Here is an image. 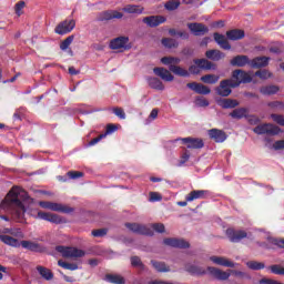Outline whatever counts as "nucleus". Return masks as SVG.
Wrapping results in <instances>:
<instances>
[{"label": "nucleus", "mask_w": 284, "mask_h": 284, "mask_svg": "<svg viewBox=\"0 0 284 284\" xmlns=\"http://www.w3.org/2000/svg\"><path fill=\"white\" fill-rule=\"evenodd\" d=\"M21 247L24 250H29L30 252H43V247L41 244L32 241H21L20 242Z\"/></svg>", "instance_id": "obj_26"}, {"label": "nucleus", "mask_w": 284, "mask_h": 284, "mask_svg": "<svg viewBox=\"0 0 284 284\" xmlns=\"http://www.w3.org/2000/svg\"><path fill=\"white\" fill-rule=\"evenodd\" d=\"M241 83H252V75L237 69L232 72L231 79H225L220 82L219 87L215 88V92L219 97H230V94H232V88H239Z\"/></svg>", "instance_id": "obj_2"}, {"label": "nucleus", "mask_w": 284, "mask_h": 284, "mask_svg": "<svg viewBox=\"0 0 284 284\" xmlns=\"http://www.w3.org/2000/svg\"><path fill=\"white\" fill-rule=\"evenodd\" d=\"M49 210L52 212H62L63 214H70L71 212H74V209L57 202H51L49 204Z\"/></svg>", "instance_id": "obj_21"}, {"label": "nucleus", "mask_w": 284, "mask_h": 284, "mask_svg": "<svg viewBox=\"0 0 284 284\" xmlns=\"http://www.w3.org/2000/svg\"><path fill=\"white\" fill-rule=\"evenodd\" d=\"M55 250L62 254L63 258H83L85 251L72 246H57Z\"/></svg>", "instance_id": "obj_3"}, {"label": "nucleus", "mask_w": 284, "mask_h": 284, "mask_svg": "<svg viewBox=\"0 0 284 284\" xmlns=\"http://www.w3.org/2000/svg\"><path fill=\"white\" fill-rule=\"evenodd\" d=\"M226 236L231 241V243H241L243 239H247V232L243 230H234V229H227L226 230Z\"/></svg>", "instance_id": "obj_9"}, {"label": "nucleus", "mask_w": 284, "mask_h": 284, "mask_svg": "<svg viewBox=\"0 0 284 284\" xmlns=\"http://www.w3.org/2000/svg\"><path fill=\"white\" fill-rule=\"evenodd\" d=\"M143 23L149 26V28H156L161 26V23H165V17L163 16H151L143 18Z\"/></svg>", "instance_id": "obj_15"}, {"label": "nucleus", "mask_w": 284, "mask_h": 284, "mask_svg": "<svg viewBox=\"0 0 284 284\" xmlns=\"http://www.w3.org/2000/svg\"><path fill=\"white\" fill-rule=\"evenodd\" d=\"M130 38L128 37H118L110 41L111 50H130Z\"/></svg>", "instance_id": "obj_8"}, {"label": "nucleus", "mask_w": 284, "mask_h": 284, "mask_svg": "<svg viewBox=\"0 0 284 284\" xmlns=\"http://www.w3.org/2000/svg\"><path fill=\"white\" fill-rule=\"evenodd\" d=\"M112 19H123V13L116 10H106L98 16L99 21H112Z\"/></svg>", "instance_id": "obj_12"}, {"label": "nucleus", "mask_w": 284, "mask_h": 284, "mask_svg": "<svg viewBox=\"0 0 284 284\" xmlns=\"http://www.w3.org/2000/svg\"><path fill=\"white\" fill-rule=\"evenodd\" d=\"M152 266L156 272H170V266H166L165 262L151 261Z\"/></svg>", "instance_id": "obj_40"}, {"label": "nucleus", "mask_w": 284, "mask_h": 284, "mask_svg": "<svg viewBox=\"0 0 284 284\" xmlns=\"http://www.w3.org/2000/svg\"><path fill=\"white\" fill-rule=\"evenodd\" d=\"M163 199V196H161L160 193H156V192H151L150 193V201L152 203H155V201H161Z\"/></svg>", "instance_id": "obj_59"}, {"label": "nucleus", "mask_w": 284, "mask_h": 284, "mask_svg": "<svg viewBox=\"0 0 284 284\" xmlns=\"http://www.w3.org/2000/svg\"><path fill=\"white\" fill-rule=\"evenodd\" d=\"M185 272H189L192 276H204V274H207V271L203 268V266L194 265V264H187L185 266Z\"/></svg>", "instance_id": "obj_22"}, {"label": "nucleus", "mask_w": 284, "mask_h": 284, "mask_svg": "<svg viewBox=\"0 0 284 284\" xmlns=\"http://www.w3.org/2000/svg\"><path fill=\"white\" fill-rule=\"evenodd\" d=\"M194 63H195V65H191L189 68V72L191 74H199V72H201V69L202 70H212L214 68V64L205 59L194 60Z\"/></svg>", "instance_id": "obj_6"}, {"label": "nucleus", "mask_w": 284, "mask_h": 284, "mask_svg": "<svg viewBox=\"0 0 284 284\" xmlns=\"http://www.w3.org/2000/svg\"><path fill=\"white\" fill-rule=\"evenodd\" d=\"M207 134L215 143H223L227 139V134L219 129H211L207 131Z\"/></svg>", "instance_id": "obj_14"}, {"label": "nucleus", "mask_w": 284, "mask_h": 284, "mask_svg": "<svg viewBox=\"0 0 284 284\" xmlns=\"http://www.w3.org/2000/svg\"><path fill=\"white\" fill-rule=\"evenodd\" d=\"M149 85L153 90H165V85H163V82L159 78H149Z\"/></svg>", "instance_id": "obj_36"}, {"label": "nucleus", "mask_w": 284, "mask_h": 284, "mask_svg": "<svg viewBox=\"0 0 284 284\" xmlns=\"http://www.w3.org/2000/svg\"><path fill=\"white\" fill-rule=\"evenodd\" d=\"M161 63H163V65H169V68H170V65H174V64H172V57H163L161 59Z\"/></svg>", "instance_id": "obj_62"}, {"label": "nucleus", "mask_w": 284, "mask_h": 284, "mask_svg": "<svg viewBox=\"0 0 284 284\" xmlns=\"http://www.w3.org/2000/svg\"><path fill=\"white\" fill-rule=\"evenodd\" d=\"M105 136H108V133L100 134L98 138L89 142V146L97 145V143H99L102 139H105Z\"/></svg>", "instance_id": "obj_57"}, {"label": "nucleus", "mask_w": 284, "mask_h": 284, "mask_svg": "<svg viewBox=\"0 0 284 284\" xmlns=\"http://www.w3.org/2000/svg\"><path fill=\"white\" fill-rule=\"evenodd\" d=\"M162 45L169 50H172L174 48H179V41H176L174 38H164L162 39Z\"/></svg>", "instance_id": "obj_38"}, {"label": "nucleus", "mask_w": 284, "mask_h": 284, "mask_svg": "<svg viewBox=\"0 0 284 284\" xmlns=\"http://www.w3.org/2000/svg\"><path fill=\"white\" fill-rule=\"evenodd\" d=\"M246 265L250 270H264L265 268L264 263L256 262V261H250L246 263Z\"/></svg>", "instance_id": "obj_44"}, {"label": "nucleus", "mask_w": 284, "mask_h": 284, "mask_svg": "<svg viewBox=\"0 0 284 284\" xmlns=\"http://www.w3.org/2000/svg\"><path fill=\"white\" fill-rule=\"evenodd\" d=\"M151 227L159 234H163V232H165V225L163 223H153L151 224Z\"/></svg>", "instance_id": "obj_49"}, {"label": "nucleus", "mask_w": 284, "mask_h": 284, "mask_svg": "<svg viewBox=\"0 0 284 284\" xmlns=\"http://www.w3.org/2000/svg\"><path fill=\"white\" fill-rule=\"evenodd\" d=\"M273 150H284V140H278L273 143Z\"/></svg>", "instance_id": "obj_60"}, {"label": "nucleus", "mask_w": 284, "mask_h": 284, "mask_svg": "<svg viewBox=\"0 0 284 284\" xmlns=\"http://www.w3.org/2000/svg\"><path fill=\"white\" fill-rule=\"evenodd\" d=\"M270 270L273 274L284 276V267L281 265H272V266H270Z\"/></svg>", "instance_id": "obj_47"}, {"label": "nucleus", "mask_w": 284, "mask_h": 284, "mask_svg": "<svg viewBox=\"0 0 284 284\" xmlns=\"http://www.w3.org/2000/svg\"><path fill=\"white\" fill-rule=\"evenodd\" d=\"M111 110L119 119H125V111L122 108L115 106Z\"/></svg>", "instance_id": "obj_51"}, {"label": "nucleus", "mask_w": 284, "mask_h": 284, "mask_svg": "<svg viewBox=\"0 0 284 284\" xmlns=\"http://www.w3.org/2000/svg\"><path fill=\"white\" fill-rule=\"evenodd\" d=\"M221 78L216 74H205L201 78L203 83H209L210 85H214V83H219Z\"/></svg>", "instance_id": "obj_39"}, {"label": "nucleus", "mask_w": 284, "mask_h": 284, "mask_svg": "<svg viewBox=\"0 0 284 284\" xmlns=\"http://www.w3.org/2000/svg\"><path fill=\"white\" fill-rule=\"evenodd\" d=\"M108 234V229H99L92 231V236H95V239H101Z\"/></svg>", "instance_id": "obj_50"}, {"label": "nucleus", "mask_w": 284, "mask_h": 284, "mask_svg": "<svg viewBox=\"0 0 284 284\" xmlns=\"http://www.w3.org/2000/svg\"><path fill=\"white\" fill-rule=\"evenodd\" d=\"M255 77H258L262 80H267L270 77H272V73L267 70H258L255 72Z\"/></svg>", "instance_id": "obj_46"}, {"label": "nucleus", "mask_w": 284, "mask_h": 284, "mask_svg": "<svg viewBox=\"0 0 284 284\" xmlns=\"http://www.w3.org/2000/svg\"><path fill=\"white\" fill-rule=\"evenodd\" d=\"M179 6H181V0H169L165 4L164 8L169 11H174L179 9Z\"/></svg>", "instance_id": "obj_42"}, {"label": "nucleus", "mask_w": 284, "mask_h": 284, "mask_svg": "<svg viewBox=\"0 0 284 284\" xmlns=\"http://www.w3.org/2000/svg\"><path fill=\"white\" fill-rule=\"evenodd\" d=\"M245 114H247V109L240 108V109L233 110L230 113V116H232V119H243V116H245Z\"/></svg>", "instance_id": "obj_41"}, {"label": "nucleus", "mask_w": 284, "mask_h": 284, "mask_svg": "<svg viewBox=\"0 0 284 284\" xmlns=\"http://www.w3.org/2000/svg\"><path fill=\"white\" fill-rule=\"evenodd\" d=\"M210 261H212V263H214L215 265H221L222 267H234L235 265L234 262L223 256L213 255L210 257Z\"/></svg>", "instance_id": "obj_24"}, {"label": "nucleus", "mask_w": 284, "mask_h": 284, "mask_svg": "<svg viewBox=\"0 0 284 284\" xmlns=\"http://www.w3.org/2000/svg\"><path fill=\"white\" fill-rule=\"evenodd\" d=\"M226 37L230 41H240V39L245 38V31L241 29H233L226 32Z\"/></svg>", "instance_id": "obj_29"}, {"label": "nucleus", "mask_w": 284, "mask_h": 284, "mask_svg": "<svg viewBox=\"0 0 284 284\" xmlns=\"http://www.w3.org/2000/svg\"><path fill=\"white\" fill-rule=\"evenodd\" d=\"M270 64V58L268 57H257L253 60H251V68H266V65Z\"/></svg>", "instance_id": "obj_28"}, {"label": "nucleus", "mask_w": 284, "mask_h": 284, "mask_svg": "<svg viewBox=\"0 0 284 284\" xmlns=\"http://www.w3.org/2000/svg\"><path fill=\"white\" fill-rule=\"evenodd\" d=\"M214 41L222 48V50H232V45L227 41V38L221 33H214Z\"/></svg>", "instance_id": "obj_27"}, {"label": "nucleus", "mask_w": 284, "mask_h": 284, "mask_svg": "<svg viewBox=\"0 0 284 284\" xmlns=\"http://www.w3.org/2000/svg\"><path fill=\"white\" fill-rule=\"evenodd\" d=\"M11 236H17V239H23V232H21V229H11Z\"/></svg>", "instance_id": "obj_61"}, {"label": "nucleus", "mask_w": 284, "mask_h": 284, "mask_svg": "<svg viewBox=\"0 0 284 284\" xmlns=\"http://www.w3.org/2000/svg\"><path fill=\"white\" fill-rule=\"evenodd\" d=\"M104 281L113 284H125V278L121 275L106 274Z\"/></svg>", "instance_id": "obj_34"}, {"label": "nucleus", "mask_w": 284, "mask_h": 284, "mask_svg": "<svg viewBox=\"0 0 284 284\" xmlns=\"http://www.w3.org/2000/svg\"><path fill=\"white\" fill-rule=\"evenodd\" d=\"M231 65L245 68V65H251V61L247 55H236L231 60Z\"/></svg>", "instance_id": "obj_25"}, {"label": "nucleus", "mask_w": 284, "mask_h": 284, "mask_svg": "<svg viewBox=\"0 0 284 284\" xmlns=\"http://www.w3.org/2000/svg\"><path fill=\"white\" fill-rule=\"evenodd\" d=\"M131 265L133 267H143V262H141V257L133 256V257H131Z\"/></svg>", "instance_id": "obj_55"}, {"label": "nucleus", "mask_w": 284, "mask_h": 284, "mask_svg": "<svg viewBox=\"0 0 284 284\" xmlns=\"http://www.w3.org/2000/svg\"><path fill=\"white\" fill-rule=\"evenodd\" d=\"M205 57L211 61H221V59H225V53L221 52V50H209L205 52Z\"/></svg>", "instance_id": "obj_30"}, {"label": "nucleus", "mask_w": 284, "mask_h": 284, "mask_svg": "<svg viewBox=\"0 0 284 284\" xmlns=\"http://www.w3.org/2000/svg\"><path fill=\"white\" fill-rule=\"evenodd\" d=\"M72 41H74V36H69L67 39H64L60 43V49L68 50V48H70V45H72Z\"/></svg>", "instance_id": "obj_45"}, {"label": "nucleus", "mask_w": 284, "mask_h": 284, "mask_svg": "<svg viewBox=\"0 0 284 284\" xmlns=\"http://www.w3.org/2000/svg\"><path fill=\"white\" fill-rule=\"evenodd\" d=\"M38 274L44 278V281H52L54 278V274L52 271L44 266H37Z\"/></svg>", "instance_id": "obj_32"}, {"label": "nucleus", "mask_w": 284, "mask_h": 284, "mask_svg": "<svg viewBox=\"0 0 284 284\" xmlns=\"http://www.w3.org/2000/svg\"><path fill=\"white\" fill-rule=\"evenodd\" d=\"M38 219H41L42 221H49V223H61V216L54 213H45L43 211L38 212Z\"/></svg>", "instance_id": "obj_20"}, {"label": "nucleus", "mask_w": 284, "mask_h": 284, "mask_svg": "<svg viewBox=\"0 0 284 284\" xmlns=\"http://www.w3.org/2000/svg\"><path fill=\"white\" fill-rule=\"evenodd\" d=\"M153 72L156 77H160V79H162V81H174V75H172V73L170 72V70L165 69V68H154Z\"/></svg>", "instance_id": "obj_19"}, {"label": "nucleus", "mask_w": 284, "mask_h": 284, "mask_svg": "<svg viewBox=\"0 0 284 284\" xmlns=\"http://www.w3.org/2000/svg\"><path fill=\"white\" fill-rule=\"evenodd\" d=\"M189 30L194 34V37H203L210 32L207 26L199 22L187 23Z\"/></svg>", "instance_id": "obj_10"}, {"label": "nucleus", "mask_w": 284, "mask_h": 284, "mask_svg": "<svg viewBox=\"0 0 284 284\" xmlns=\"http://www.w3.org/2000/svg\"><path fill=\"white\" fill-rule=\"evenodd\" d=\"M0 241H2V243L6 245H10L11 247H19L21 245L19 240L9 235H0Z\"/></svg>", "instance_id": "obj_33"}, {"label": "nucleus", "mask_w": 284, "mask_h": 284, "mask_svg": "<svg viewBox=\"0 0 284 284\" xmlns=\"http://www.w3.org/2000/svg\"><path fill=\"white\" fill-rule=\"evenodd\" d=\"M125 227L130 230V232H133L134 234H142L144 236H153L154 231L145 224H139V223H126Z\"/></svg>", "instance_id": "obj_4"}, {"label": "nucleus", "mask_w": 284, "mask_h": 284, "mask_svg": "<svg viewBox=\"0 0 284 284\" xmlns=\"http://www.w3.org/2000/svg\"><path fill=\"white\" fill-rule=\"evenodd\" d=\"M255 134H270L271 136H276L280 134L281 129L274 124L265 123L254 128Z\"/></svg>", "instance_id": "obj_5"}, {"label": "nucleus", "mask_w": 284, "mask_h": 284, "mask_svg": "<svg viewBox=\"0 0 284 284\" xmlns=\"http://www.w3.org/2000/svg\"><path fill=\"white\" fill-rule=\"evenodd\" d=\"M23 8H26V2H23V1H19L16 4V14H18V17H21V14H22L21 10H23Z\"/></svg>", "instance_id": "obj_58"}, {"label": "nucleus", "mask_w": 284, "mask_h": 284, "mask_svg": "<svg viewBox=\"0 0 284 284\" xmlns=\"http://www.w3.org/2000/svg\"><path fill=\"white\" fill-rule=\"evenodd\" d=\"M75 26H77V22L74 20H64L55 27L54 32L55 34H61V36L68 34L74 30Z\"/></svg>", "instance_id": "obj_7"}, {"label": "nucleus", "mask_w": 284, "mask_h": 284, "mask_svg": "<svg viewBox=\"0 0 284 284\" xmlns=\"http://www.w3.org/2000/svg\"><path fill=\"white\" fill-rule=\"evenodd\" d=\"M67 176H69V179H72V180L81 179V178H83V172H81V171H69L67 173Z\"/></svg>", "instance_id": "obj_52"}, {"label": "nucleus", "mask_w": 284, "mask_h": 284, "mask_svg": "<svg viewBox=\"0 0 284 284\" xmlns=\"http://www.w3.org/2000/svg\"><path fill=\"white\" fill-rule=\"evenodd\" d=\"M271 119L277 123V125H282L284 128V115L281 114H271Z\"/></svg>", "instance_id": "obj_48"}, {"label": "nucleus", "mask_w": 284, "mask_h": 284, "mask_svg": "<svg viewBox=\"0 0 284 284\" xmlns=\"http://www.w3.org/2000/svg\"><path fill=\"white\" fill-rule=\"evenodd\" d=\"M268 108H272L273 110H284V102H281V101L270 102Z\"/></svg>", "instance_id": "obj_53"}, {"label": "nucleus", "mask_w": 284, "mask_h": 284, "mask_svg": "<svg viewBox=\"0 0 284 284\" xmlns=\"http://www.w3.org/2000/svg\"><path fill=\"white\" fill-rule=\"evenodd\" d=\"M26 194L19 186H14L7 194L0 204V210L8 212L18 223H23L26 216V206L21 202V196Z\"/></svg>", "instance_id": "obj_1"}, {"label": "nucleus", "mask_w": 284, "mask_h": 284, "mask_svg": "<svg viewBox=\"0 0 284 284\" xmlns=\"http://www.w3.org/2000/svg\"><path fill=\"white\" fill-rule=\"evenodd\" d=\"M186 87H189L190 90H193V92H195L196 94L205 95V94H210V92H212V90L207 85L196 83V82L187 83Z\"/></svg>", "instance_id": "obj_17"}, {"label": "nucleus", "mask_w": 284, "mask_h": 284, "mask_svg": "<svg viewBox=\"0 0 284 284\" xmlns=\"http://www.w3.org/2000/svg\"><path fill=\"white\" fill-rule=\"evenodd\" d=\"M278 87L277 85H265V87H262L260 89V92L261 94H264L266 97H272V94H276V92H278Z\"/></svg>", "instance_id": "obj_35"}, {"label": "nucleus", "mask_w": 284, "mask_h": 284, "mask_svg": "<svg viewBox=\"0 0 284 284\" xmlns=\"http://www.w3.org/2000/svg\"><path fill=\"white\" fill-rule=\"evenodd\" d=\"M164 245H169V247H179L180 250H186L190 247V243L185 240L166 237L163 240Z\"/></svg>", "instance_id": "obj_13"}, {"label": "nucleus", "mask_w": 284, "mask_h": 284, "mask_svg": "<svg viewBox=\"0 0 284 284\" xmlns=\"http://www.w3.org/2000/svg\"><path fill=\"white\" fill-rule=\"evenodd\" d=\"M143 7L136 4H126L122 8V12H126V14H143Z\"/></svg>", "instance_id": "obj_31"}, {"label": "nucleus", "mask_w": 284, "mask_h": 284, "mask_svg": "<svg viewBox=\"0 0 284 284\" xmlns=\"http://www.w3.org/2000/svg\"><path fill=\"white\" fill-rule=\"evenodd\" d=\"M230 274H233L234 276H240L241 278H243V276H245V273L241 272V271H232V270H230Z\"/></svg>", "instance_id": "obj_64"}, {"label": "nucleus", "mask_w": 284, "mask_h": 284, "mask_svg": "<svg viewBox=\"0 0 284 284\" xmlns=\"http://www.w3.org/2000/svg\"><path fill=\"white\" fill-rule=\"evenodd\" d=\"M207 272H210V274H212V276L217 278V281H227V278H230V276H231L230 271L229 272L221 271L220 268H216L214 266H209Z\"/></svg>", "instance_id": "obj_18"}, {"label": "nucleus", "mask_w": 284, "mask_h": 284, "mask_svg": "<svg viewBox=\"0 0 284 284\" xmlns=\"http://www.w3.org/2000/svg\"><path fill=\"white\" fill-rule=\"evenodd\" d=\"M112 132H116V126L114 124H108L105 134H112Z\"/></svg>", "instance_id": "obj_63"}, {"label": "nucleus", "mask_w": 284, "mask_h": 284, "mask_svg": "<svg viewBox=\"0 0 284 284\" xmlns=\"http://www.w3.org/2000/svg\"><path fill=\"white\" fill-rule=\"evenodd\" d=\"M58 265L60 267H63V270H70L71 272H74V270H79V265L77 263H68L63 261H59Z\"/></svg>", "instance_id": "obj_43"}, {"label": "nucleus", "mask_w": 284, "mask_h": 284, "mask_svg": "<svg viewBox=\"0 0 284 284\" xmlns=\"http://www.w3.org/2000/svg\"><path fill=\"white\" fill-rule=\"evenodd\" d=\"M169 70L170 72H173V74H176L178 77H190V72L179 65H170Z\"/></svg>", "instance_id": "obj_37"}, {"label": "nucleus", "mask_w": 284, "mask_h": 284, "mask_svg": "<svg viewBox=\"0 0 284 284\" xmlns=\"http://www.w3.org/2000/svg\"><path fill=\"white\" fill-rule=\"evenodd\" d=\"M195 103L200 108H207V105H210V101H207L205 98H196Z\"/></svg>", "instance_id": "obj_54"}, {"label": "nucleus", "mask_w": 284, "mask_h": 284, "mask_svg": "<svg viewBox=\"0 0 284 284\" xmlns=\"http://www.w3.org/2000/svg\"><path fill=\"white\" fill-rule=\"evenodd\" d=\"M209 194H210V191H205V190L191 191L186 195V201H189V203H192V201H196V199H206Z\"/></svg>", "instance_id": "obj_23"}, {"label": "nucleus", "mask_w": 284, "mask_h": 284, "mask_svg": "<svg viewBox=\"0 0 284 284\" xmlns=\"http://www.w3.org/2000/svg\"><path fill=\"white\" fill-rule=\"evenodd\" d=\"M216 103L217 105H220V108H223V110H232L234 108H239L240 105V102L237 100L223 98L217 99Z\"/></svg>", "instance_id": "obj_16"}, {"label": "nucleus", "mask_w": 284, "mask_h": 284, "mask_svg": "<svg viewBox=\"0 0 284 284\" xmlns=\"http://www.w3.org/2000/svg\"><path fill=\"white\" fill-rule=\"evenodd\" d=\"M180 141H182V143L186 145L189 150H201L205 145L203 139L201 138H184L180 139Z\"/></svg>", "instance_id": "obj_11"}, {"label": "nucleus", "mask_w": 284, "mask_h": 284, "mask_svg": "<svg viewBox=\"0 0 284 284\" xmlns=\"http://www.w3.org/2000/svg\"><path fill=\"white\" fill-rule=\"evenodd\" d=\"M270 243H272V245H276L277 247H281L282 250H284V240H278V239H268Z\"/></svg>", "instance_id": "obj_56"}]
</instances>
